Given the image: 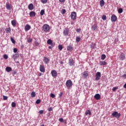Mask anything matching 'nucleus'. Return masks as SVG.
I'll return each mask as SVG.
<instances>
[{"instance_id": "obj_1", "label": "nucleus", "mask_w": 126, "mask_h": 126, "mask_svg": "<svg viewBox=\"0 0 126 126\" xmlns=\"http://www.w3.org/2000/svg\"><path fill=\"white\" fill-rule=\"evenodd\" d=\"M43 30L44 31V32H46V33H48V32H49L50 31V26L48 25V24H44L43 27Z\"/></svg>"}, {"instance_id": "obj_2", "label": "nucleus", "mask_w": 126, "mask_h": 126, "mask_svg": "<svg viewBox=\"0 0 126 126\" xmlns=\"http://www.w3.org/2000/svg\"><path fill=\"white\" fill-rule=\"evenodd\" d=\"M111 116L113 118H116V119H119L120 117H121V113H118L117 111H115L113 113H112Z\"/></svg>"}, {"instance_id": "obj_3", "label": "nucleus", "mask_w": 126, "mask_h": 126, "mask_svg": "<svg viewBox=\"0 0 126 126\" xmlns=\"http://www.w3.org/2000/svg\"><path fill=\"white\" fill-rule=\"evenodd\" d=\"M66 86L68 88H70L72 86V81H71L70 80H68L66 82Z\"/></svg>"}, {"instance_id": "obj_4", "label": "nucleus", "mask_w": 126, "mask_h": 126, "mask_svg": "<svg viewBox=\"0 0 126 126\" xmlns=\"http://www.w3.org/2000/svg\"><path fill=\"white\" fill-rule=\"evenodd\" d=\"M101 78V72H97L95 73V80L98 81Z\"/></svg>"}, {"instance_id": "obj_5", "label": "nucleus", "mask_w": 126, "mask_h": 126, "mask_svg": "<svg viewBox=\"0 0 126 126\" xmlns=\"http://www.w3.org/2000/svg\"><path fill=\"white\" fill-rule=\"evenodd\" d=\"M71 18L72 20H75L76 19V12H72L71 13Z\"/></svg>"}, {"instance_id": "obj_6", "label": "nucleus", "mask_w": 126, "mask_h": 126, "mask_svg": "<svg viewBox=\"0 0 126 126\" xmlns=\"http://www.w3.org/2000/svg\"><path fill=\"white\" fill-rule=\"evenodd\" d=\"M51 75L53 76V77L56 78L57 77V76L58 75V72L55 70H53L51 71Z\"/></svg>"}, {"instance_id": "obj_7", "label": "nucleus", "mask_w": 126, "mask_h": 126, "mask_svg": "<svg viewBox=\"0 0 126 126\" xmlns=\"http://www.w3.org/2000/svg\"><path fill=\"white\" fill-rule=\"evenodd\" d=\"M69 65L70 66H72V65H74V61H73V59L72 58H69Z\"/></svg>"}, {"instance_id": "obj_8", "label": "nucleus", "mask_w": 126, "mask_h": 126, "mask_svg": "<svg viewBox=\"0 0 126 126\" xmlns=\"http://www.w3.org/2000/svg\"><path fill=\"white\" fill-rule=\"evenodd\" d=\"M119 59L121 61H124V60H126V55L123 53H121Z\"/></svg>"}, {"instance_id": "obj_9", "label": "nucleus", "mask_w": 126, "mask_h": 126, "mask_svg": "<svg viewBox=\"0 0 126 126\" xmlns=\"http://www.w3.org/2000/svg\"><path fill=\"white\" fill-rule=\"evenodd\" d=\"M43 61L44 63H45L46 64H48V63H50V59L46 57H44L43 58Z\"/></svg>"}, {"instance_id": "obj_10", "label": "nucleus", "mask_w": 126, "mask_h": 126, "mask_svg": "<svg viewBox=\"0 0 126 126\" xmlns=\"http://www.w3.org/2000/svg\"><path fill=\"white\" fill-rule=\"evenodd\" d=\"M117 19H118V18L117 17L116 15H113L111 16V21H112V22H116V21H117Z\"/></svg>"}, {"instance_id": "obj_11", "label": "nucleus", "mask_w": 126, "mask_h": 126, "mask_svg": "<svg viewBox=\"0 0 126 126\" xmlns=\"http://www.w3.org/2000/svg\"><path fill=\"white\" fill-rule=\"evenodd\" d=\"M68 32H69V30L67 28L65 29L63 32L64 36H67L68 35Z\"/></svg>"}, {"instance_id": "obj_12", "label": "nucleus", "mask_w": 126, "mask_h": 126, "mask_svg": "<svg viewBox=\"0 0 126 126\" xmlns=\"http://www.w3.org/2000/svg\"><path fill=\"white\" fill-rule=\"evenodd\" d=\"M39 70L41 72H45V66L44 65H40Z\"/></svg>"}, {"instance_id": "obj_13", "label": "nucleus", "mask_w": 126, "mask_h": 126, "mask_svg": "<svg viewBox=\"0 0 126 126\" xmlns=\"http://www.w3.org/2000/svg\"><path fill=\"white\" fill-rule=\"evenodd\" d=\"M11 4H9V2H7L6 3V9H8V10H10L11 9Z\"/></svg>"}, {"instance_id": "obj_14", "label": "nucleus", "mask_w": 126, "mask_h": 126, "mask_svg": "<svg viewBox=\"0 0 126 126\" xmlns=\"http://www.w3.org/2000/svg\"><path fill=\"white\" fill-rule=\"evenodd\" d=\"M94 98L96 99V100H100V99H101V95H100V94H95V95L94 96Z\"/></svg>"}, {"instance_id": "obj_15", "label": "nucleus", "mask_w": 126, "mask_h": 126, "mask_svg": "<svg viewBox=\"0 0 126 126\" xmlns=\"http://www.w3.org/2000/svg\"><path fill=\"white\" fill-rule=\"evenodd\" d=\"M28 8L30 10H33L34 9V5L32 3H30L28 6Z\"/></svg>"}, {"instance_id": "obj_16", "label": "nucleus", "mask_w": 126, "mask_h": 126, "mask_svg": "<svg viewBox=\"0 0 126 126\" xmlns=\"http://www.w3.org/2000/svg\"><path fill=\"white\" fill-rule=\"evenodd\" d=\"M19 57V54H15L12 55V58L13 60H15L16 59Z\"/></svg>"}, {"instance_id": "obj_17", "label": "nucleus", "mask_w": 126, "mask_h": 126, "mask_svg": "<svg viewBox=\"0 0 126 126\" xmlns=\"http://www.w3.org/2000/svg\"><path fill=\"white\" fill-rule=\"evenodd\" d=\"M36 16V13L34 11H31L30 12V16L31 17H34Z\"/></svg>"}, {"instance_id": "obj_18", "label": "nucleus", "mask_w": 126, "mask_h": 126, "mask_svg": "<svg viewBox=\"0 0 126 126\" xmlns=\"http://www.w3.org/2000/svg\"><path fill=\"white\" fill-rule=\"evenodd\" d=\"M31 29V26H30V25H27L25 27V31H29V30Z\"/></svg>"}, {"instance_id": "obj_19", "label": "nucleus", "mask_w": 126, "mask_h": 126, "mask_svg": "<svg viewBox=\"0 0 126 126\" xmlns=\"http://www.w3.org/2000/svg\"><path fill=\"white\" fill-rule=\"evenodd\" d=\"M67 50L69 51V52H71L73 49V47H72V45H68L67 46Z\"/></svg>"}, {"instance_id": "obj_20", "label": "nucleus", "mask_w": 126, "mask_h": 126, "mask_svg": "<svg viewBox=\"0 0 126 126\" xmlns=\"http://www.w3.org/2000/svg\"><path fill=\"white\" fill-rule=\"evenodd\" d=\"M88 76V73H87V72L86 71H84L83 73V78H87Z\"/></svg>"}, {"instance_id": "obj_21", "label": "nucleus", "mask_w": 126, "mask_h": 126, "mask_svg": "<svg viewBox=\"0 0 126 126\" xmlns=\"http://www.w3.org/2000/svg\"><path fill=\"white\" fill-rule=\"evenodd\" d=\"M99 5L101 7H103V6L105 5V1H104V0H101L99 1Z\"/></svg>"}, {"instance_id": "obj_22", "label": "nucleus", "mask_w": 126, "mask_h": 126, "mask_svg": "<svg viewBox=\"0 0 126 126\" xmlns=\"http://www.w3.org/2000/svg\"><path fill=\"white\" fill-rule=\"evenodd\" d=\"M97 29V25L94 24L92 27V31H95Z\"/></svg>"}, {"instance_id": "obj_23", "label": "nucleus", "mask_w": 126, "mask_h": 126, "mask_svg": "<svg viewBox=\"0 0 126 126\" xmlns=\"http://www.w3.org/2000/svg\"><path fill=\"white\" fill-rule=\"evenodd\" d=\"M5 70L7 71V72H10V71L12 70V68H11L10 67L7 66L5 68Z\"/></svg>"}, {"instance_id": "obj_24", "label": "nucleus", "mask_w": 126, "mask_h": 126, "mask_svg": "<svg viewBox=\"0 0 126 126\" xmlns=\"http://www.w3.org/2000/svg\"><path fill=\"white\" fill-rule=\"evenodd\" d=\"M12 26H13V27H15L16 26V20H12L11 22Z\"/></svg>"}, {"instance_id": "obj_25", "label": "nucleus", "mask_w": 126, "mask_h": 126, "mask_svg": "<svg viewBox=\"0 0 126 126\" xmlns=\"http://www.w3.org/2000/svg\"><path fill=\"white\" fill-rule=\"evenodd\" d=\"M85 115L86 116H90L91 115V111H90V110H87V111H86L85 112Z\"/></svg>"}, {"instance_id": "obj_26", "label": "nucleus", "mask_w": 126, "mask_h": 126, "mask_svg": "<svg viewBox=\"0 0 126 126\" xmlns=\"http://www.w3.org/2000/svg\"><path fill=\"white\" fill-rule=\"evenodd\" d=\"M5 31L7 33H10L11 32V29H10V28H6Z\"/></svg>"}, {"instance_id": "obj_27", "label": "nucleus", "mask_w": 126, "mask_h": 126, "mask_svg": "<svg viewBox=\"0 0 126 126\" xmlns=\"http://www.w3.org/2000/svg\"><path fill=\"white\" fill-rule=\"evenodd\" d=\"M91 49H96V43H93L91 45Z\"/></svg>"}, {"instance_id": "obj_28", "label": "nucleus", "mask_w": 126, "mask_h": 126, "mask_svg": "<svg viewBox=\"0 0 126 126\" xmlns=\"http://www.w3.org/2000/svg\"><path fill=\"white\" fill-rule=\"evenodd\" d=\"M100 65H106L107 64V63H106V61H100L99 62Z\"/></svg>"}, {"instance_id": "obj_29", "label": "nucleus", "mask_w": 126, "mask_h": 126, "mask_svg": "<svg viewBox=\"0 0 126 126\" xmlns=\"http://www.w3.org/2000/svg\"><path fill=\"white\" fill-rule=\"evenodd\" d=\"M31 96L32 98H34V97H36V93L35 92H32Z\"/></svg>"}, {"instance_id": "obj_30", "label": "nucleus", "mask_w": 126, "mask_h": 126, "mask_svg": "<svg viewBox=\"0 0 126 126\" xmlns=\"http://www.w3.org/2000/svg\"><path fill=\"white\" fill-rule=\"evenodd\" d=\"M52 43H53V41L51 39H50L47 40V43L48 45L52 44Z\"/></svg>"}, {"instance_id": "obj_31", "label": "nucleus", "mask_w": 126, "mask_h": 126, "mask_svg": "<svg viewBox=\"0 0 126 126\" xmlns=\"http://www.w3.org/2000/svg\"><path fill=\"white\" fill-rule=\"evenodd\" d=\"M40 1L43 4H45L48 2V0H40Z\"/></svg>"}, {"instance_id": "obj_32", "label": "nucleus", "mask_w": 126, "mask_h": 126, "mask_svg": "<svg viewBox=\"0 0 126 126\" xmlns=\"http://www.w3.org/2000/svg\"><path fill=\"white\" fill-rule=\"evenodd\" d=\"M80 37H79V36L76 37V42L77 43H78V42H80Z\"/></svg>"}, {"instance_id": "obj_33", "label": "nucleus", "mask_w": 126, "mask_h": 126, "mask_svg": "<svg viewBox=\"0 0 126 126\" xmlns=\"http://www.w3.org/2000/svg\"><path fill=\"white\" fill-rule=\"evenodd\" d=\"M11 106L12 108H15V107L16 106V103H15V102H13L11 103Z\"/></svg>"}, {"instance_id": "obj_34", "label": "nucleus", "mask_w": 126, "mask_h": 126, "mask_svg": "<svg viewBox=\"0 0 126 126\" xmlns=\"http://www.w3.org/2000/svg\"><path fill=\"white\" fill-rule=\"evenodd\" d=\"M102 20H107V16L105 15H102Z\"/></svg>"}, {"instance_id": "obj_35", "label": "nucleus", "mask_w": 126, "mask_h": 126, "mask_svg": "<svg viewBox=\"0 0 126 126\" xmlns=\"http://www.w3.org/2000/svg\"><path fill=\"white\" fill-rule=\"evenodd\" d=\"M101 59L102 60H105V59H106V55L105 54H102L101 56Z\"/></svg>"}, {"instance_id": "obj_36", "label": "nucleus", "mask_w": 126, "mask_h": 126, "mask_svg": "<svg viewBox=\"0 0 126 126\" xmlns=\"http://www.w3.org/2000/svg\"><path fill=\"white\" fill-rule=\"evenodd\" d=\"M44 13H45V10L44 9L41 10L40 12V15H44Z\"/></svg>"}, {"instance_id": "obj_37", "label": "nucleus", "mask_w": 126, "mask_h": 126, "mask_svg": "<svg viewBox=\"0 0 126 126\" xmlns=\"http://www.w3.org/2000/svg\"><path fill=\"white\" fill-rule=\"evenodd\" d=\"M58 49L60 51H62V50H63V45H62V44H60L58 46Z\"/></svg>"}, {"instance_id": "obj_38", "label": "nucleus", "mask_w": 126, "mask_h": 126, "mask_svg": "<svg viewBox=\"0 0 126 126\" xmlns=\"http://www.w3.org/2000/svg\"><path fill=\"white\" fill-rule=\"evenodd\" d=\"M118 13H123V8H120L118 10Z\"/></svg>"}, {"instance_id": "obj_39", "label": "nucleus", "mask_w": 126, "mask_h": 126, "mask_svg": "<svg viewBox=\"0 0 126 126\" xmlns=\"http://www.w3.org/2000/svg\"><path fill=\"white\" fill-rule=\"evenodd\" d=\"M65 12H66V10H65V9H63L61 11L62 14H64V13H65Z\"/></svg>"}, {"instance_id": "obj_40", "label": "nucleus", "mask_w": 126, "mask_h": 126, "mask_svg": "<svg viewBox=\"0 0 126 126\" xmlns=\"http://www.w3.org/2000/svg\"><path fill=\"white\" fill-rule=\"evenodd\" d=\"M10 40L11 41L12 44H15V40H14V39H13V38L11 37Z\"/></svg>"}, {"instance_id": "obj_41", "label": "nucleus", "mask_w": 126, "mask_h": 126, "mask_svg": "<svg viewBox=\"0 0 126 126\" xmlns=\"http://www.w3.org/2000/svg\"><path fill=\"white\" fill-rule=\"evenodd\" d=\"M3 58L5 59V60H7V59H8V56L6 54H4L3 55Z\"/></svg>"}, {"instance_id": "obj_42", "label": "nucleus", "mask_w": 126, "mask_h": 126, "mask_svg": "<svg viewBox=\"0 0 126 126\" xmlns=\"http://www.w3.org/2000/svg\"><path fill=\"white\" fill-rule=\"evenodd\" d=\"M40 103H41V100L40 99H38L36 100V104H40Z\"/></svg>"}, {"instance_id": "obj_43", "label": "nucleus", "mask_w": 126, "mask_h": 126, "mask_svg": "<svg viewBox=\"0 0 126 126\" xmlns=\"http://www.w3.org/2000/svg\"><path fill=\"white\" fill-rule=\"evenodd\" d=\"M50 97H51L52 98H55L56 97V95L52 93L50 94Z\"/></svg>"}, {"instance_id": "obj_44", "label": "nucleus", "mask_w": 126, "mask_h": 126, "mask_svg": "<svg viewBox=\"0 0 126 126\" xmlns=\"http://www.w3.org/2000/svg\"><path fill=\"white\" fill-rule=\"evenodd\" d=\"M28 43H31L32 42V39L31 38H28Z\"/></svg>"}, {"instance_id": "obj_45", "label": "nucleus", "mask_w": 126, "mask_h": 126, "mask_svg": "<svg viewBox=\"0 0 126 126\" xmlns=\"http://www.w3.org/2000/svg\"><path fill=\"white\" fill-rule=\"evenodd\" d=\"M117 89H118V88L113 87V89H112V91H113L114 92L115 91H116V90H117Z\"/></svg>"}, {"instance_id": "obj_46", "label": "nucleus", "mask_w": 126, "mask_h": 126, "mask_svg": "<svg viewBox=\"0 0 126 126\" xmlns=\"http://www.w3.org/2000/svg\"><path fill=\"white\" fill-rule=\"evenodd\" d=\"M59 122H60V123H63V118H60V119H59Z\"/></svg>"}, {"instance_id": "obj_47", "label": "nucleus", "mask_w": 126, "mask_h": 126, "mask_svg": "<svg viewBox=\"0 0 126 126\" xmlns=\"http://www.w3.org/2000/svg\"><path fill=\"white\" fill-rule=\"evenodd\" d=\"M7 98H8V97L7 96H5V95L3 96V100H6L7 99Z\"/></svg>"}, {"instance_id": "obj_48", "label": "nucleus", "mask_w": 126, "mask_h": 126, "mask_svg": "<svg viewBox=\"0 0 126 126\" xmlns=\"http://www.w3.org/2000/svg\"><path fill=\"white\" fill-rule=\"evenodd\" d=\"M76 32H78V33H79L80 32V31H81V30L80 29H77L76 30Z\"/></svg>"}, {"instance_id": "obj_49", "label": "nucleus", "mask_w": 126, "mask_h": 126, "mask_svg": "<svg viewBox=\"0 0 126 126\" xmlns=\"http://www.w3.org/2000/svg\"><path fill=\"white\" fill-rule=\"evenodd\" d=\"M13 52H14V53H17V48H14L13 49Z\"/></svg>"}, {"instance_id": "obj_50", "label": "nucleus", "mask_w": 126, "mask_h": 126, "mask_svg": "<svg viewBox=\"0 0 126 126\" xmlns=\"http://www.w3.org/2000/svg\"><path fill=\"white\" fill-rule=\"evenodd\" d=\"M39 113L42 115L44 113V110H39Z\"/></svg>"}, {"instance_id": "obj_51", "label": "nucleus", "mask_w": 126, "mask_h": 126, "mask_svg": "<svg viewBox=\"0 0 126 126\" xmlns=\"http://www.w3.org/2000/svg\"><path fill=\"white\" fill-rule=\"evenodd\" d=\"M63 92H61L60 94H59V98H61V97H62V96H63Z\"/></svg>"}, {"instance_id": "obj_52", "label": "nucleus", "mask_w": 126, "mask_h": 126, "mask_svg": "<svg viewBox=\"0 0 126 126\" xmlns=\"http://www.w3.org/2000/svg\"><path fill=\"white\" fill-rule=\"evenodd\" d=\"M122 77H123V78L126 79V74H124V75L122 76Z\"/></svg>"}, {"instance_id": "obj_53", "label": "nucleus", "mask_w": 126, "mask_h": 126, "mask_svg": "<svg viewBox=\"0 0 126 126\" xmlns=\"http://www.w3.org/2000/svg\"><path fill=\"white\" fill-rule=\"evenodd\" d=\"M59 1H60V2H64V1H65V0H59Z\"/></svg>"}, {"instance_id": "obj_54", "label": "nucleus", "mask_w": 126, "mask_h": 126, "mask_svg": "<svg viewBox=\"0 0 126 126\" xmlns=\"http://www.w3.org/2000/svg\"><path fill=\"white\" fill-rule=\"evenodd\" d=\"M52 110H53V108H52V107H50L48 109V111L51 112V111H52Z\"/></svg>"}, {"instance_id": "obj_55", "label": "nucleus", "mask_w": 126, "mask_h": 126, "mask_svg": "<svg viewBox=\"0 0 126 126\" xmlns=\"http://www.w3.org/2000/svg\"><path fill=\"white\" fill-rule=\"evenodd\" d=\"M52 47H55V44L53 43V42H52V44H50Z\"/></svg>"}, {"instance_id": "obj_56", "label": "nucleus", "mask_w": 126, "mask_h": 126, "mask_svg": "<svg viewBox=\"0 0 126 126\" xmlns=\"http://www.w3.org/2000/svg\"><path fill=\"white\" fill-rule=\"evenodd\" d=\"M12 74H16V71H14L12 72Z\"/></svg>"}, {"instance_id": "obj_57", "label": "nucleus", "mask_w": 126, "mask_h": 126, "mask_svg": "<svg viewBox=\"0 0 126 126\" xmlns=\"http://www.w3.org/2000/svg\"><path fill=\"white\" fill-rule=\"evenodd\" d=\"M38 76H42V73H39Z\"/></svg>"}, {"instance_id": "obj_58", "label": "nucleus", "mask_w": 126, "mask_h": 126, "mask_svg": "<svg viewBox=\"0 0 126 126\" xmlns=\"http://www.w3.org/2000/svg\"><path fill=\"white\" fill-rule=\"evenodd\" d=\"M124 88L126 89V83L124 85Z\"/></svg>"}, {"instance_id": "obj_59", "label": "nucleus", "mask_w": 126, "mask_h": 126, "mask_svg": "<svg viewBox=\"0 0 126 126\" xmlns=\"http://www.w3.org/2000/svg\"><path fill=\"white\" fill-rule=\"evenodd\" d=\"M48 48H49V49H52V46H49V47H48Z\"/></svg>"}, {"instance_id": "obj_60", "label": "nucleus", "mask_w": 126, "mask_h": 126, "mask_svg": "<svg viewBox=\"0 0 126 126\" xmlns=\"http://www.w3.org/2000/svg\"><path fill=\"white\" fill-rule=\"evenodd\" d=\"M45 126V125H42L41 126Z\"/></svg>"}, {"instance_id": "obj_61", "label": "nucleus", "mask_w": 126, "mask_h": 126, "mask_svg": "<svg viewBox=\"0 0 126 126\" xmlns=\"http://www.w3.org/2000/svg\"><path fill=\"white\" fill-rule=\"evenodd\" d=\"M17 63H19V62H17Z\"/></svg>"}, {"instance_id": "obj_62", "label": "nucleus", "mask_w": 126, "mask_h": 126, "mask_svg": "<svg viewBox=\"0 0 126 126\" xmlns=\"http://www.w3.org/2000/svg\"><path fill=\"white\" fill-rule=\"evenodd\" d=\"M37 45H39V43H36Z\"/></svg>"}]
</instances>
